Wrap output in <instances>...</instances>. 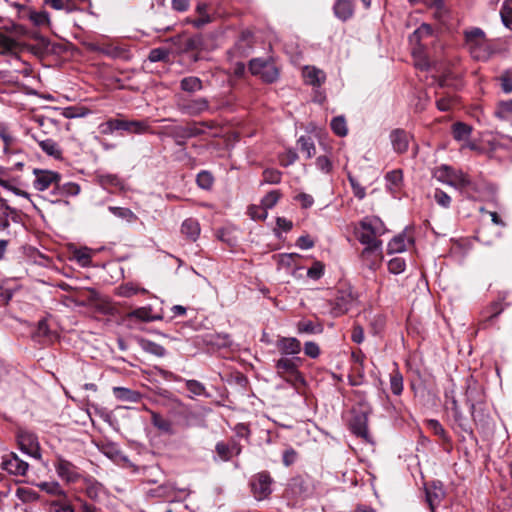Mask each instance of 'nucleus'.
Masks as SVG:
<instances>
[{"mask_svg":"<svg viewBox=\"0 0 512 512\" xmlns=\"http://www.w3.org/2000/svg\"><path fill=\"white\" fill-rule=\"evenodd\" d=\"M434 176L439 182L454 187L467 198H475L476 194L480 192L479 185L462 170L442 165L437 168Z\"/></svg>","mask_w":512,"mask_h":512,"instance_id":"1","label":"nucleus"},{"mask_svg":"<svg viewBox=\"0 0 512 512\" xmlns=\"http://www.w3.org/2000/svg\"><path fill=\"white\" fill-rule=\"evenodd\" d=\"M463 34L465 47L473 59L485 62L496 53L493 43L481 28L472 27Z\"/></svg>","mask_w":512,"mask_h":512,"instance_id":"2","label":"nucleus"},{"mask_svg":"<svg viewBox=\"0 0 512 512\" xmlns=\"http://www.w3.org/2000/svg\"><path fill=\"white\" fill-rule=\"evenodd\" d=\"M99 131L103 135H111L115 131H123L128 134L142 135L150 132V125L147 120L110 118L99 125Z\"/></svg>","mask_w":512,"mask_h":512,"instance_id":"3","label":"nucleus"},{"mask_svg":"<svg viewBox=\"0 0 512 512\" xmlns=\"http://www.w3.org/2000/svg\"><path fill=\"white\" fill-rule=\"evenodd\" d=\"M302 364L303 359L299 356H281L275 361V371L280 378L292 385H296L303 382V376L299 370Z\"/></svg>","mask_w":512,"mask_h":512,"instance_id":"4","label":"nucleus"},{"mask_svg":"<svg viewBox=\"0 0 512 512\" xmlns=\"http://www.w3.org/2000/svg\"><path fill=\"white\" fill-rule=\"evenodd\" d=\"M361 231L357 233V239L365 247L376 246L382 243L377 237L385 233L386 229L382 220L378 217H366L360 222Z\"/></svg>","mask_w":512,"mask_h":512,"instance_id":"5","label":"nucleus"},{"mask_svg":"<svg viewBox=\"0 0 512 512\" xmlns=\"http://www.w3.org/2000/svg\"><path fill=\"white\" fill-rule=\"evenodd\" d=\"M273 479L266 471L259 472L252 476L250 486L254 497L257 500H264L272 493Z\"/></svg>","mask_w":512,"mask_h":512,"instance_id":"6","label":"nucleus"},{"mask_svg":"<svg viewBox=\"0 0 512 512\" xmlns=\"http://www.w3.org/2000/svg\"><path fill=\"white\" fill-rule=\"evenodd\" d=\"M17 442L20 450L28 456L40 459L41 451L37 436L26 430H19L17 433Z\"/></svg>","mask_w":512,"mask_h":512,"instance_id":"7","label":"nucleus"},{"mask_svg":"<svg viewBox=\"0 0 512 512\" xmlns=\"http://www.w3.org/2000/svg\"><path fill=\"white\" fill-rule=\"evenodd\" d=\"M0 467L10 475L25 476L29 469V464L22 460L15 452H10L2 456Z\"/></svg>","mask_w":512,"mask_h":512,"instance_id":"8","label":"nucleus"},{"mask_svg":"<svg viewBox=\"0 0 512 512\" xmlns=\"http://www.w3.org/2000/svg\"><path fill=\"white\" fill-rule=\"evenodd\" d=\"M54 467L58 477L67 483H75L81 477L79 468L62 456L56 458Z\"/></svg>","mask_w":512,"mask_h":512,"instance_id":"9","label":"nucleus"},{"mask_svg":"<svg viewBox=\"0 0 512 512\" xmlns=\"http://www.w3.org/2000/svg\"><path fill=\"white\" fill-rule=\"evenodd\" d=\"M33 174L35 175L33 186L36 190L45 191L50 187H53L54 190L59 188L61 180L59 173L51 170L34 169Z\"/></svg>","mask_w":512,"mask_h":512,"instance_id":"10","label":"nucleus"},{"mask_svg":"<svg viewBox=\"0 0 512 512\" xmlns=\"http://www.w3.org/2000/svg\"><path fill=\"white\" fill-rule=\"evenodd\" d=\"M25 47L18 38L0 31V55L17 56Z\"/></svg>","mask_w":512,"mask_h":512,"instance_id":"11","label":"nucleus"},{"mask_svg":"<svg viewBox=\"0 0 512 512\" xmlns=\"http://www.w3.org/2000/svg\"><path fill=\"white\" fill-rule=\"evenodd\" d=\"M275 346L283 357L298 356L302 349L301 342L295 337H279Z\"/></svg>","mask_w":512,"mask_h":512,"instance_id":"12","label":"nucleus"},{"mask_svg":"<svg viewBox=\"0 0 512 512\" xmlns=\"http://www.w3.org/2000/svg\"><path fill=\"white\" fill-rule=\"evenodd\" d=\"M382 258V243H378L376 246L365 247L361 252V260L370 270H376Z\"/></svg>","mask_w":512,"mask_h":512,"instance_id":"13","label":"nucleus"},{"mask_svg":"<svg viewBox=\"0 0 512 512\" xmlns=\"http://www.w3.org/2000/svg\"><path fill=\"white\" fill-rule=\"evenodd\" d=\"M466 403L470 408V413L474 421L478 420L476 405L483 401L482 389L476 383H469L465 392Z\"/></svg>","mask_w":512,"mask_h":512,"instance_id":"14","label":"nucleus"},{"mask_svg":"<svg viewBox=\"0 0 512 512\" xmlns=\"http://www.w3.org/2000/svg\"><path fill=\"white\" fill-rule=\"evenodd\" d=\"M349 427L351 432L357 437H360L367 442L371 441L368 431V417L365 413H358L354 415L350 421Z\"/></svg>","mask_w":512,"mask_h":512,"instance_id":"15","label":"nucleus"},{"mask_svg":"<svg viewBox=\"0 0 512 512\" xmlns=\"http://www.w3.org/2000/svg\"><path fill=\"white\" fill-rule=\"evenodd\" d=\"M203 131L195 126H175L170 131V136L178 146H183L186 140L202 134Z\"/></svg>","mask_w":512,"mask_h":512,"instance_id":"16","label":"nucleus"},{"mask_svg":"<svg viewBox=\"0 0 512 512\" xmlns=\"http://www.w3.org/2000/svg\"><path fill=\"white\" fill-rule=\"evenodd\" d=\"M426 501L432 512L445 497V491L441 482H433L425 487Z\"/></svg>","mask_w":512,"mask_h":512,"instance_id":"17","label":"nucleus"},{"mask_svg":"<svg viewBox=\"0 0 512 512\" xmlns=\"http://www.w3.org/2000/svg\"><path fill=\"white\" fill-rule=\"evenodd\" d=\"M389 139L391 142V145L393 147V150L398 153L402 154L405 153L409 146V140L410 136L409 134L400 128H396L390 132Z\"/></svg>","mask_w":512,"mask_h":512,"instance_id":"18","label":"nucleus"},{"mask_svg":"<svg viewBox=\"0 0 512 512\" xmlns=\"http://www.w3.org/2000/svg\"><path fill=\"white\" fill-rule=\"evenodd\" d=\"M209 102L206 98H197L187 101L180 106V110L188 115L196 116L208 110Z\"/></svg>","mask_w":512,"mask_h":512,"instance_id":"19","label":"nucleus"},{"mask_svg":"<svg viewBox=\"0 0 512 512\" xmlns=\"http://www.w3.org/2000/svg\"><path fill=\"white\" fill-rule=\"evenodd\" d=\"M333 10L338 19L346 21L354 14V3L351 0H337Z\"/></svg>","mask_w":512,"mask_h":512,"instance_id":"20","label":"nucleus"},{"mask_svg":"<svg viewBox=\"0 0 512 512\" xmlns=\"http://www.w3.org/2000/svg\"><path fill=\"white\" fill-rule=\"evenodd\" d=\"M303 78H304V81L305 83L309 84V85H312V86H320L322 83H324L325 79H326V75L325 73L316 68V67H311V66H306L304 69H303Z\"/></svg>","mask_w":512,"mask_h":512,"instance_id":"21","label":"nucleus"},{"mask_svg":"<svg viewBox=\"0 0 512 512\" xmlns=\"http://www.w3.org/2000/svg\"><path fill=\"white\" fill-rule=\"evenodd\" d=\"M128 318H134L143 322H152L162 320L163 317L160 314H153L151 306H144L131 311L128 314Z\"/></svg>","mask_w":512,"mask_h":512,"instance_id":"22","label":"nucleus"},{"mask_svg":"<svg viewBox=\"0 0 512 512\" xmlns=\"http://www.w3.org/2000/svg\"><path fill=\"white\" fill-rule=\"evenodd\" d=\"M200 224L196 219H185L181 225V233L190 241H196L200 235Z\"/></svg>","mask_w":512,"mask_h":512,"instance_id":"23","label":"nucleus"},{"mask_svg":"<svg viewBox=\"0 0 512 512\" xmlns=\"http://www.w3.org/2000/svg\"><path fill=\"white\" fill-rule=\"evenodd\" d=\"M113 394L119 401L137 403L141 400V393L126 387H114Z\"/></svg>","mask_w":512,"mask_h":512,"instance_id":"24","label":"nucleus"},{"mask_svg":"<svg viewBox=\"0 0 512 512\" xmlns=\"http://www.w3.org/2000/svg\"><path fill=\"white\" fill-rule=\"evenodd\" d=\"M33 138L38 142L42 151L46 153L48 156H51L55 159H60L62 157V150L53 139L40 140L34 135Z\"/></svg>","mask_w":512,"mask_h":512,"instance_id":"25","label":"nucleus"},{"mask_svg":"<svg viewBox=\"0 0 512 512\" xmlns=\"http://www.w3.org/2000/svg\"><path fill=\"white\" fill-rule=\"evenodd\" d=\"M432 27L429 24H421L410 36L409 42L413 46H420L421 41L432 35Z\"/></svg>","mask_w":512,"mask_h":512,"instance_id":"26","label":"nucleus"},{"mask_svg":"<svg viewBox=\"0 0 512 512\" xmlns=\"http://www.w3.org/2000/svg\"><path fill=\"white\" fill-rule=\"evenodd\" d=\"M116 293L118 296L129 298L139 293L147 294L148 291L145 288L139 287L135 283L128 282L118 286L116 289Z\"/></svg>","mask_w":512,"mask_h":512,"instance_id":"27","label":"nucleus"},{"mask_svg":"<svg viewBox=\"0 0 512 512\" xmlns=\"http://www.w3.org/2000/svg\"><path fill=\"white\" fill-rule=\"evenodd\" d=\"M180 88L185 92L194 93L203 89V83L198 77L188 76L180 81Z\"/></svg>","mask_w":512,"mask_h":512,"instance_id":"28","label":"nucleus"},{"mask_svg":"<svg viewBox=\"0 0 512 512\" xmlns=\"http://www.w3.org/2000/svg\"><path fill=\"white\" fill-rule=\"evenodd\" d=\"M472 132V128L462 122H457L452 126L453 137L457 141H468Z\"/></svg>","mask_w":512,"mask_h":512,"instance_id":"29","label":"nucleus"},{"mask_svg":"<svg viewBox=\"0 0 512 512\" xmlns=\"http://www.w3.org/2000/svg\"><path fill=\"white\" fill-rule=\"evenodd\" d=\"M151 422L154 425V427H156L158 430L167 434H173L171 421L162 417L159 413H152Z\"/></svg>","mask_w":512,"mask_h":512,"instance_id":"30","label":"nucleus"},{"mask_svg":"<svg viewBox=\"0 0 512 512\" xmlns=\"http://www.w3.org/2000/svg\"><path fill=\"white\" fill-rule=\"evenodd\" d=\"M140 346L141 348L150 354H153L158 357H164L166 355V349L153 341L141 339L140 340Z\"/></svg>","mask_w":512,"mask_h":512,"instance_id":"31","label":"nucleus"},{"mask_svg":"<svg viewBox=\"0 0 512 512\" xmlns=\"http://www.w3.org/2000/svg\"><path fill=\"white\" fill-rule=\"evenodd\" d=\"M34 38L38 41L37 44L29 46L30 51L37 55L43 56L49 52L50 41L48 38L41 35H35Z\"/></svg>","mask_w":512,"mask_h":512,"instance_id":"32","label":"nucleus"},{"mask_svg":"<svg viewBox=\"0 0 512 512\" xmlns=\"http://www.w3.org/2000/svg\"><path fill=\"white\" fill-rule=\"evenodd\" d=\"M0 138L4 144V152L10 153L13 150V147L17 143V138L13 135V133L6 127L0 128Z\"/></svg>","mask_w":512,"mask_h":512,"instance_id":"33","label":"nucleus"},{"mask_svg":"<svg viewBox=\"0 0 512 512\" xmlns=\"http://www.w3.org/2000/svg\"><path fill=\"white\" fill-rule=\"evenodd\" d=\"M108 210L116 217L125 220L128 223L137 220L136 214L129 208L109 206Z\"/></svg>","mask_w":512,"mask_h":512,"instance_id":"34","label":"nucleus"},{"mask_svg":"<svg viewBox=\"0 0 512 512\" xmlns=\"http://www.w3.org/2000/svg\"><path fill=\"white\" fill-rule=\"evenodd\" d=\"M494 114L497 118L501 120L512 119V99L508 101L499 102Z\"/></svg>","mask_w":512,"mask_h":512,"instance_id":"35","label":"nucleus"},{"mask_svg":"<svg viewBox=\"0 0 512 512\" xmlns=\"http://www.w3.org/2000/svg\"><path fill=\"white\" fill-rule=\"evenodd\" d=\"M15 495L23 503H30L39 499V494L35 490L27 487L17 488Z\"/></svg>","mask_w":512,"mask_h":512,"instance_id":"36","label":"nucleus"},{"mask_svg":"<svg viewBox=\"0 0 512 512\" xmlns=\"http://www.w3.org/2000/svg\"><path fill=\"white\" fill-rule=\"evenodd\" d=\"M503 25L512 30V0H504L500 10Z\"/></svg>","mask_w":512,"mask_h":512,"instance_id":"37","label":"nucleus"},{"mask_svg":"<svg viewBox=\"0 0 512 512\" xmlns=\"http://www.w3.org/2000/svg\"><path fill=\"white\" fill-rule=\"evenodd\" d=\"M390 389L397 396L403 391V376L397 369L390 374Z\"/></svg>","mask_w":512,"mask_h":512,"instance_id":"38","label":"nucleus"},{"mask_svg":"<svg viewBox=\"0 0 512 512\" xmlns=\"http://www.w3.org/2000/svg\"><path fill=\"white\" fill-rule=\"evenodd\" d=\"M50 512H74V508L65 496L50 503Z\"/></svg>","mask_w":512,"mask_h":512,"instance_id":"39","label":"nucleus"},{"mask_svg":"<svg viewBox=\"0 0 512 512\" xmlns=\"http://www.w3.org/2000/svg\"><path fill=\"white\" fill-rule=\"evenodd\" d=\"M332 131L339 137H344L348 133L346 120L343 116L334 117L331 121Z\"/></svg>","mask_w":512,"mask_h":512,"instance_id":"40","label":"nucleus"},{"mask_svg":"<svg viewBox=\"0 0 512 512\" xmlns=\"http://www.w3.org/2000/svg\"><path fill=\"white\" fill-rule=\"evenodd\" d=\"M263 181L261 184H278L281 182V171L274 168H267L262 173Z\"/></svg>","mask_w":512,"mask_h":512,"instance_id":"41","label":"nucleus"},{"mask_svg":"<svg viewBox=\"0 0 512 512\" xmlns=\"http://www.w3.org/2000/svg\"><path fill=\"white\" fill-rule=\"evenodd\" d=\"M387 188L394 192L402 182V172L400 170H393L386 174Z\"/></svg>","mask_w":512,"mask_h":512,"instance_id":"42","label":"nucleus"},{"mask_svg":"<svg viewBox=\"0 0 512 512\" xmlns=\"http://www.w3.org/2000/svg\"><path fill=\"white\" fill-rule=\"evenodd\" d=\"M260 77L262 78L263 81L267 83H272L276 81L279 77L278 68L272 61H269Z\"/></svg>","mask_w":512,"mask_h":512,"instance_id":"43","label":"nucleus"},{"mask_svg":"<svg viewBox=\"0 0 512 512\" xmlns=\"http://www.w3.org/2000/svg\"><path fill=\"white\" fill-rule=\"evenodd\" d=\"M298 145L301 151L305 154L306 158H311L316 152L315 145L310 137L301 136L298 139Z\"/></svg>","mask_w":512,"mask_h":512,"instance_id":"44","label":"nucleus"},{"mask_svg":"<svg viewBox=\"0 0 512 512\" xmlns=\"http://www.w3.org/2000/svg\"><path fill=\"white\" fill-rule=\"evenodd\" d=\"M299 334H316L322 332L321 325H315L312 321H300L297 324Z\"/></svg>","mask_w":512,"mask_h":512,"instance_id":"45","label":"nucleus"},{"mask_svg":"<svg viewBox=\"0 0 512 512\" xmlns=\"http://www.w3.org/2000/svg\"><path fill=\"white\" fill-rule=\"evenodd\" d=\"M405 249L406 243L404 235H397L388 243V253L390 254L401 253L405 251Z\"/></svg>","mask_w":512,"mask_h":512,"instance_id":"46","label":"nucleus"},{"mask_svg":"<svg viewBox=\"0 0 512 512\" xmlns=\"http://www.w3.org/2000/svg\"><path fill=\"white\" fill-rule=\"evenodd\" d=\"M280 192L278 190H272L267 193L261 200V207L265 210L273 208L280 199Z\"/></svg>","mask_w":512,"mask_h":512,"instance_id":"47","label":"nucleus"},{"mask_svg":"<svg viewBox=\"0 0 512 512\" xmlns=\"http://www.w3.org/2000/svg\"><path fill=\"white\" fill-rule=\"evenodd\" d=\"M29 19L36 26H48L50 24L49 14L46 11L30 12Z\"/></svg>","mask_w":512,"mask_h":512,"instance_id":"48","label":"nucleus"},{"mask_svg":"<svg viewBox=\"0 0 512 512\" xmlns=\"http://www.w3.org/2000/svg\"><path fill=\"white\" fill-rule=\"evenodd\" d=\"M169 58V51L166 48H154L150 50L148 60L152 63L166 61Z\"/></svg>","mask_w":512,"mask_h":512,"instance_id":"49","label":"nucleus"},{"mask_svg":"<svg viewBox=\"0 0 512 512\" xmlns=\"http://www.w3.org/2000/svg\"><path fill=\"white\" fill-rule=\"evenodd\" d=\"M405 268H406L405 260L401 257L392 258L388 262V270L392 274H396V275L400 274V273L404 272Z\"/></svg>","mask_w":512,"mask_h":512,"instance_id":"50","label":"nucleus"},{"mask_svg":"<svg viewBox=\"0 0 512 512\" xmlns=\"http://www.w3.org/2000/svg\"><path fill=\"white\" fill-rule=\"evenodd\" d=\"M213 176L210 172L208 171H201L198 173L197 175V178H196V182L198 184V186L202 189H209L211 188L212 184H213Z\"/></svg>","mask_w":512,"mask_h":512,"instance_id":"51","label":"nucleus"},{"mask_svg":"<svg viewBox=\"0 0 512 512\" xmlns=\"http://www.w3.org/2000/svg\"><path fill=\"white\" fill-rule=\"evenodd\" d=\"M270 60H264L260 58L252 59L249 63V69L253 75L260 76L266 68Z\"/></svg>","mask_w":512,"mask_h":512,"instance_id":"52","label":"nucleus"},{"mask_svg":"<svg viewBox=\"0 0 512 512\" xmlns=\"http://www.w3.org/2000/svg\"><path fill=\"white\" fill-rule=\"evenodd\" d=\"M39 487L42 490L46 491L47 493L58 495V496H61L62 498L63 497L65 498V496H66L65 491L62 490L59 483H57V482H52V483L44 482V483H41L39 485Z\"/></svg>","mask_w":512,"mask_h":512,"instance_id":"53","label":"nucleus"},{"mask_svg":"<svg viewBox=\"0 0 512 512\" xmlns=\"http://www.w3.org/2000/svg\"><path fill=\"white\" fill-rule=\"evenodd\" d=\"M74 258L77 260V262L82 266V267H87L90 265L91 263V254H90V250L87 249V248H84V249H79L77 251H75L74 253Z\"/></svg>","mask_w":512,"mask_h":512,"instance_id":"54","label":"nucleus"},{"mask_svg":"<svg viewBox=\"0 0 512 512\" xmlns=\"http://www.w3.org/2000/svg\"><path fill=\"white\" fill-rule=\"evenodd\" d=\"M186 388L195 396H201L205 394V386L197 380H187Z\"/></svg>","mask_w":512,"mask_h":512,"instance_id":"55","label":"nucleus"},{"mask_svg":"<svg viewBox=\"0 0 512 512\" xmlns=\"http://www.w3.org/2000/svg\"><path fill=\"white\" fill-rule=\"evenodd\" d=\"M215 450L219 458L223 461H229L232 458L230 453V445L224 442H218L215 446Z\"/></svg>","mask_w":512,"mask_h":512,"instance_id":"56","label":"nucleus"},{"mask_svg":"<svg viewBox=\"0 0 512 512\" xmlns=\"http://www.w3.org/2000/svg\"><path fill=\"white\" fill-rule=\"evenodd\" d=\"M56 189L59 190L60 194L64 196H75L80 192L79 185L72 182L65 183L61 187L59 186V188Z\"/></svg>","mask_w":512,"mask_h":512,"instance_id":"57","label":"nucleus"},{"mask_svg":"<svg viewBox=\"0 0 512 512\" xmlns=\"http://www.w3.org/2000/svg\"><path fill=\"white\" fill-rule=\"evenodd\" d=\"M0 211L2 212V216H5L6 218L11 217L12 220L15 221L17 217V211L15 208H12L6 199L2 198L0 196Z\"/></svg>","mask_w":512,"mask_h":512,"instance_id":"58","label":"nucleus"},{"mask_svg":"<svg viewBox=\"0 0 512 512\" xmlns=\"http://www.w3.org/2000/svg\"><path fill=\"white\" fill-rule=\"evenodd\" d=\"M324 273V265L319 262V261H316L313 263V265L308 269L307 271V276L310 278V279H314V280H317L319 278L322 277Z\"/></svg>","mask_w":512,"mask_h":512,"instance_id":"59","label":"nucleus"},{"mask_svg":"<svg viewBox=\"0 0 512 512\" xmlns=\"http://www.w3.org/2000/svg\"><path fill=\"white\" fill-rule=\"evenodd\" d=\"M434 199L438 205L443 208H449L451 204V197L444 191L436 189Z\"/></svg>","mask_w":512,"mask_h":512,"instance_id":"60","label":"nucleus"},{"mask_svg":"<svg viewBox=\"0 0 512 512\" xmlns=\"http://www.w3.org/2000/svg\"><path fill=\"white\" fill-rule=\"evenodd\" d=\"M203 47V38L201 35H194L185 41L187 50H201Z\"/></svg>","mask_w":512,"mask_h":512,"instance_id":"61","label":"nucleus"},{"mask_svg":"<svg viewBox=\"0 0 512 512\" xmlns=\"http://www.w3.org/2000/svg\"><path fill=\"white\" fill-rule=\"evenodd\" d=\"M348 179L352 187L354 196L359 200H362L366 196L365 188L361 186L359 182L351 175L348 176Z\"/></svg>","mask_w":512,"mask_h":512,"instance_id":"62","label":"nucleus"},{"mask_svg":"<svg viewBox=\"0 0 512 512\" xmlns=\"http://www.w3.org/2000/svg\"><path fill=\"white\" fill-rule=\"evenodd\" d=\"M500 84L503 92L511 93L512 92V75L509 71H505L500 77Z\"/></svg>","mask_w":512,"mask_h":512,"instance_id":"63","label":"nucleus"},{"mask_svg":"<svg viewBox=\"0 0 512 512\" xmlns=\"http://www.w3.org/2000/svg\"><path fill=\"white\" fill-rule=\"evenodd\" d=\"M304 353L308 357L315 359L320 355V348L317 343L308 341L304 344Z\"/></svg>","mask_w":512,"mask_h":512,"instance_id":"64","label":"nucleus"}]
</instances>
